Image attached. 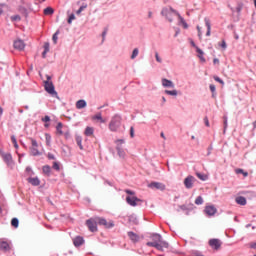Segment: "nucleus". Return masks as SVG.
<instances>
[{
    "label": "nucleus",
    "instance_id": "1",
    "mask_svg": "<svg viewBox=\"0 0 256 256\" xmlns=\"http://www.w3.org/2000/svg\"><path fill=\"white\" fill-rule=\"evenodd\" d=\"M152 242H147L148 247H155L158 251H163V249H169V243L163 240L161 234H152Z\"/></svg>",
    "mask_w": 256,
    "mask_h": 256
},
{
    "label": "nucleus",
    "instance_id": "2",
    "mask_svg": "<svg viewBox=\"0 0 256 256\" xmlns=\"http://www.w3.org/2000/svg\"><path fill=\"white\" fill-rule=\"evenodd\" d=\"M125 193H127V195H131L126 197V203L131 205V207H137V205H141V203H143V200L135 196V192L131 190H125Z\"/></svg>",
    "mask_w": 256,
    "mask_h": 256
},
{
    "label": "nucleus",
    "instance_id": "3",
    "mask_svg": "<svg viewBox=\"0 0 256 256\" xmlns=\"http://www.w3.org/2000/svg\"><path fill=\"white\" fill-rule=\"evenodd\" d=\"M46 81H44V89L49 95H52V97H57V91H55V86L53 85V82L51 81V76L46 75Z\"/></svg>",
    "mask_w": 256,
    "mask_h": 256
},
{
    "label": "nucleus",
    "instance_id": "4",
    "mask_svg": "<svg viewBox=\"0 0 256 256\" xmlns=\"http://www.w3.org/2000/svg\"><path fill=\"white\" fill-rule=\"evenodd\" d=\"M119 127H121V116L115 115L109 123V129L115 132L119 130Z\"/></svg>",
    "mask_w": 256,
    "mask_h": 256
},
{
    "label": "nucleus",
    "instance_id": "5",
    "mask_svg": "<svg viewBox=\"0 0 256 256\" xmlns=\"http://www.w3.org/2000/svg\"><path fill=\"white\" fill-rule=\"evenodd\" d=\"M161 14L164 15V17H166V19H168V21L171 23L173 21V17L176 15V12L173 10V8H163Z\"/></svg>",
    "mask_w": 256,
    "mask_h": 256
},
{
    "label": "nucleus",
    "instance_id": "6",
    "mask_svg": "<svg viewBox=\"0 0 256 256\" xmlns=\"http://www.w3.org/2000/svg\"><path fill=\"white\" fill-rule=\"evenodd\" d=\"M31 141V147H30V153L34 157H37V155H41V152H39V144L37 143V140L30 138Z\"/></svg>",
    "mask_w": 256,
    "mask_h": 256
},
{
    "label": "nucleus",
    "instance_id": "7",
    "mask_svg": "<svg viewBox=\"0 0 256 256\" xmlns=\"http://www.w3.org/2000/svg\"><path fill=\"white\" fill-rule=\"evenodd\" d=\"M96 222L98 225H103L106 229H111V227H115L113 221L107 222L105 218L96 217Z\"/></svg>",
    "mask_w": 256,
    "mask_h": 256
},
{
    "label": "nucleus",
    "instance_id": "8",
    "mask_svg": "<svg viewBox=\"0 0 256 256\" xmlns=\"http://www.w3.org/2000/svg\"><path fill=\"white\" fill-rule=\"evenodd\" d=\"M86 225L92 233H95L97 231V219L96 218H90L86 221Z\"/></svg>",
    "mask_w": 256,
    "mask_h": 256
},
{
    "label": "nucleus",
    "instance_id": "9",
    "mask_svg": "<svg viewBox=\"0 0 256 256\" xmlns=\"http://www.w3.org/2000/svg\"><path fill=\"white\" fill-rule=\"evenodd\" d=\"M195 181H197V179L194 176L189 175L184 179V186L186 189H193Z\"/></svg>",
    "mask_w": 256,
    "mask_h": 256
},
{
    "label": "nucleus",
    "instance_id": "10",
    "mask_svg": "<svg viewBox=\"0 0 256 256\" xmlns=\"http://www.w3.org/2000/svg\"><path fill=\"white\" fill-rule=\"evenodd\" d=\"M148 187L150 189H158L159 191H165L166 189L165 184L161 182H151L150 184H148Z\"/></svg>",
    "mask_w": 256,
    "mask_h": 256
},
{
    "label": "nucleus",
    "instance_id": "11",
    "mask_svg": "<svg viewBox=\"0 0 256 256\" xmlns=\"http://www.w3.org/2000/svg\"><path fill=\"white\" fill-rule=\"evenodd\" d=\"M209 245L212 249H215V251H219L221 249V240L219 239H210Z\"/></svg>",
    "mask_w": 256,
    "mask_h": 256
},
{
    "label": "nucleus",
    "instance_id": "12",
    "mask_svg": "<svg viewBox=\"0 0 256 256\" xmlns=\"http://www.w3.org/2000/svg\"><path fill=\"white\" fill-rule=\"evenodd\" d=\"M0 155L3 159V161H5V163H7V165H11V163H13V156H11L10 153H5V152H3V150H1Z\"/></svg>",
    "mask_w": 256,
    "mask_h": 256
},
{
    "label": "nucleus",
    "instance_id": "13",
    "mask_svg": "<svg viewBox=\"0 0 256 256\" xmlns=\"http://www.w3.org/2000/svg\"><path fill=\"white\" fill-rule=\"evenodd\" d=\"M204 211L206 215H209V217H213V215L217 213V208H215V206L213 205H210V206H206Z\"/></svg>",
    "mask_w": 256,
    "mask_h": 256
},
{
    "label": "nucleus",
    "instance_id": "14",
    "mask_svg": "<svg viewBox=\"0 0 256 256\" xmlns=\"http://www.w3.org/2000/svg\"><path fill=\"white\" fill-rule=\"evenodd\" d=\"M14 48H16L18 51H23V49H25V42H23L21 39L14 41Z\"/></svg>",
    "mask_w": 256,
    "mask_h": 256
},
{
    "label": "nucleus",
    "instance_id": "15",
    "mask_svg": "<svg viewBox=\"0 0 256 256\" xmlns=\"http://www.w3.org/2000/svg\"><path fill=\"white\" fill-rule=\"evenodd\" d=\"M28 183H30V185H33L34 187H39V185H41V180H39L38 177H34V178H28L27 179Z\"/></svg>",
    "mask_w": 256,
    "mask_h": 256
},
{
    "label": "nucleus",
    "instance_id": "16",
    "mask_svg": "<svg viewBox=\"0 0 256 256\" xmlns=\"http://www.w3.org/2000/svg\"><path fill=\"white\" fill-rule=\"evenodd\" d=\"M84 243H85V240L81 236H77L73 240V244L75 245V247H81V245H83Z\"/></svg>",
    "mask_w": 256,
    "mask_h": 256
},
{
    "label": "nucleus",
    "instance_id": "17",
    "mask_svg": "<svg viewBox=\"0 0 256 256\" xmlns=\"http://www.w3.org/2000/svg\"><path fill=\"white\" fill-rule=\"evenodd\" d=\"M162 85L164 87H169L170 89H173L175 87V84L173 83V81L168 80L167 78L162 79Z\"/></svg>",
    "mask_w": 256,
    "mask_h": 256
},
{
    "label": "nucleus",
    "instance_id": "18",
    "mask_svg": "<svg viewBox=\"0 0 256 256\" xmlns=\"http://www.w3.org/2000/svg\"><path fill=\"white\" fill-rule=\"evenodd\" d=\"M95 133V129L93 127L87 126L85 131H84V135H86V137H93V134Z\"/></svg>",
    "mask_w": 256,
    "mask_h": 256
},
{
    "label": "nucleus",
    "instance_id": "19",
    "mask_svg": "<svg viewBox=\"0 0 256 256\" xmlns=\"http://www.w3.org/2000/svg\"><path fill=\"white\" fill-rule=\"evenodd\" d=\"M92 121H99L100 123H105V119H103V116L101 113H97L94 116L91 117Z\"/></svg>",
    "mask_w": 256,
    "mask_h": 256
},
{
    "label": "nucleus",
    "instance_id": "20",
    "mask_svg": "<svg viewBox=\"0 0 256 256\" xmlns=\"http://www.w3.org/2000/svg\"><path fill=\"white\" fill-rule=\"evenodd\" d=\"M128 237L133 241V243H137V241H139V235L135 234L134 232H128Z\"/></svg>",
    "mask_w": 256,
    "mask_h": 256
},
{
    "label": "nucleus",
    "instance_id": "21",
    "mask_svg": "<svg viewBox=\"0 0 256 256\" xmlns=\"http://www.w3.org/2000/svg\"><path fill=\"white\" fill-rule=\"evenodd\" d=\"M196 53H198V57L200 59V61L202 63H205V57L203 55H205V53L203 52V50H201L199 47H196Z\"/></svg>",
    "mask_w": 256,
    "mask_h": 256
},
{
    "label": "nucleus",
    "instance_id": "22",
    "mask_svg": "<svg viewBox=\"0 0 256 256\" xmlns=\"http://www.w3.org/2000/svg\"><path fill=\"white\" fill-rule=\"evenodd\" d=\"M205 25L207 27L206 36L210 37L211 36V22L207 18H205Z\"/></svg>",
    "mask_w": 256,
    "mask_h": 256
},
{
    "label": "nucleus",
    "instance_id": "23",
    "mask_svg": "<svg viewBox=\"0 0 256 256\" xmlns=\"http://www.w3.org/2000/svg\"><path fill=\"white\" fill-rule=\"evenodd\" d=\"M42 172H43L44 175L49 177V175H51V166H49V165L43 166L42 167Z\"/></svg>",
    "mask_w": 256,
    "mask_h": 256
},
{
    "label": "nucleus",
    "instance_id": "24",
    "mask_svg": "<svg viewBox=\"0 0 256 256\" xmlns=\"http://www.w3.org/2000/svg\"><path fill=\"white\" fill-rule=\"evenodd\" d=\"M85 107H87V102H85V100L77 101V103H76L77 109H85Z\"/></svg>",
    "mask_w": 256,
    "mask_h": 256
},
{
    "label": "nucleus",
    "instance_id": "25",
    "mask_svg": "<svg viewBox=\"0 0 256 256\" xmlns=\"http://www.w3.org/2000/svg\"><path fill=\"white\" fill-rule=\"evenodd\" d=\"M56 133H57V135H65V133H63V123L59 122L57 124Z\"/></svg>",
    "mask_w": 256,
    "mask_h": 256
},
{
    "label": "nucleus",
    "instance_id": "26",
    "mask_svg": "<svg viewBox=\"0 0 256 256\" xmlns=\"http://www.w3.org/2000/svg\"><path fill=\"white\" fill-rule=\"evenodd\" d=\"M115 143L117 145L116 149H117L119 155H121V145H123V143H125V140L118 139V140L115 141Z\"/></svg>",
    "mask_w": 256,
    "mask_h": 256
},
{
    "label": "nucleus",
    "instance_id": "27",
    "mask_svg": "<svg viewBox=\"0 0 256 256\" xmlns=\"http://www.w3.org/2000/svg\"><path fill=\"white\" fill-rule=\"evenodd\" d=\"M236 203H238V205H247V199H245V197L239 196L236 198Z\"/></svg>",
    "mask_w": 256,
    "mask_h": 256
},
{
    "label": "nucleus",
    "instance_id": "28",
    "mask_svg": "<svg viewBox=\"0 0 256 256\" xmlns=\"http://www.w3.org/2000/svg\"><path fill=\"white\" fill-rule=\"evenodd\" d=\"M0 251H9V243L0 242Z\"/></svg>",
    "mask_w": 256,
    "mask_h": 256
},
{
    "label": "nucleus",
    "instance_id": "29",
    "mask_svg": "<svg viewBox=\"0 0 256 256\" xmlns=\"http://www.w3.org/2000/svg\"><path fill=\"white\" fill-rule=\"evenodd\" d=\"M76 143L81 151H83V139L81 136L76 137Z\"/></svg>",
    "mask_w": 256,
    "mask_h": 256
},
{
    "label": "nucleus",
    "instance_id": "30",
    "mask_svg": "<svg viewBox=\"0 0 256 256\" xmlns=\"http://www.w3.org/2000/svg\"><path fill=\"white\" fill-rule=\"evenodd\" d=\"M55 13V10L52 7H47L44 9V15H53Z\"/></svg>",
    "mask_w": 256,
    "mask_h": 256
},
{
    "label": "nucleus",
    "instance_id": "31",
    "mask_svg": "<svg viewBox=\"0 0 256 256\" xmlns=\"http://www.w3.org/2000/svg\"><path fill=\"white\" fill-rule=\"evenodd\" d=\"M196 176L198 177V179H200L201 181H207L208 177L205 174H201L199 172L196 173Z\"/></svg>",
    "mask_w": 256,
    "mask_h": 256
},
{
    "label": "nucleus",
    "instance_id": "32",
    "mask_svg": "<svg viewBox=\"0 0 256 256\" xmlns=\"http://www.w3.org/2000/svg\"><path fill=\"white\" fill-rule=\"evenodd\" d=\"M11 225H12V227H15L17 229V227H19V219L13 218L11 220Z\"/></svg>",
    "mask_w": 256,
    "mask_h": 256
},
{
    "label": "nucleus",
    "instance_id": "33",
    "mask_svg": "<svg viewBox=\"0 0 256 256\" xmlns=\"http://www.w3.org/2000/svg\"><path fill=\"white\" fill-rule=\"evenodd\" d=\"M166 95H172L174 97H177V90H165L164 92Z\"/></svg>",
    "mask_w": 256,
    "mask_h": 256
},
{
    "label": "nucleus",
    "instance_id": "34",
    "mask_svg": "<svg viewBox=\"0 0 256 256\" xmlns=\"http://www.w3.org/2000/svg\"><path fill=\"white\" fill-rule=\"evenodd\" d=\"M45 139H46V145L49 147L51 145V135L46 133Z\"/></svg>",
    "mask_w": 256,
    "mask_h": 256
},
{
    "label": "nucleus",
    "instance_id": "35",
    "mask_svg": "<svg viewBox=\"0 0 256 256\" xmlns=\"http://www.w3.org/2000/svg\"><path fill=\"white\" fill-rule=\"evenodd\" d=\"M11 141H12L15 149H19V144H17V138H15V136H11Z\"/></svg>",
    "mask_w": 256,
    "mask_h": 256
},
{
    "label": "nucleus",
    "instance_id": "36",
    "mask_svg": "<svg viewBox=\"0 0 256 256\" xmlns=\"http://www.w3.org/2000/svg\"><path fill=\"white\" fill-rule=\"evenodd\" d=\"M139 55V48H135L132 52L131 59H135Z\"/></svg>",
    "mask_w": 256,
    "mask_h": 256
},
{
    "label": "nucleus",
    "instance_id": "37",
    "mask_svg": "<svg viewBox=\"0 0 256 256\" xmlns=\"http://www.w3.org/2000/svg\"><path fill=\"white\" fill-rule=\"evenodd\" d=\"M57 35H59V30H57L56 33L52 36V40L55 45H57V40L59 39Z\"/></svg>",
    "mask_w": 256,
    "mask_h": 256
},
{
    "label": "nucleus",
    "instance_id": "38",
    "mask_svg": "<svg viewBox=\"0 0 256 256\" xmlns=\"http://www.w3.org/2000/svg\"><path fill=\"white\" fill-rule=\"evenodd\" d=\"M196 205H203V197L198 196L195 200Z\"/></svg>",
    "mask_w": 256,
    "mask_h": 256
},
{
    "label": "nucleus",
    "instance_id": "39",
    "mask_svg": "<svg viewBox=\"0 0 256 256\" xmlns=\"http://www.w3.org/2000/svg\"><path fill=\"white\" fill-rule=\"evenodd\" d=\"M236 173H237V175L242 174V175H244V177H247V175H249V173L244 172L243 169H236Z\"/></svg>",
    "mask_w": 256,
    "mask_h": 256
},
{
    "label": "nucleus",
    "instance_id": "40",
    "mask_svg": "<svg viewBox=\"0 0 256 256\" xmlns=\"http://www.w3.org/2000/svg\"><path fill=\"white\" fill-rule=\"evenodd\" d=\"M53 169H55V171H60L61 167L59 166L58 162H53Z\"/></svg>",
    "mask_w": 256,
    "mask_h": 256
},
{
    "label": "nucleus",
    "instance_id": "41",
    "mask_svg": "<svg viewBox=\"0 0 256 256\" xmlns=\"http://www.w3.org/2000/svg\"><path fill=\"white\" fill-rule=\"evenodd\" d=\"M73 21H75V14H71L68 18V23L69 25H71V23H73Z\"/></svg>",
    "mask_w": 256,
    "mask_h": 256
},
{
    "label": "nucleus",
    "instance_id": "42",
    "mask_svg": "<svg viewBox=\"0 0 256 256\" xmlns=\"http://www.w3.org/2000/svg\"><path fill=\"white\" fill-rule=\"evenodd\" d=\"M85 9H87V6H81V7L76 11V15H81V12L84 11Z\"/></svg>",
    "mask_w": 256,
    "mask_h": 256
},
{
    "label": "nucleus",
    "instance_id": "43",
    "mask_svg": "<svg viewBox=\"0 0 256 256\" xmlns=\"http://www.w3.org/2000/svg\"><path fill=\"white\" fill-rule=\"evenodd\" d=\"M214 80H216L217 83H220L221 85H225V82L221 78H219L218 76H214Z\"/></svg>",
    "mask_w": 256,
    "mask_h": 256
},
{
    "label": "nucleus",
    "instance_id": "44",
    "mask_svg": "<svg viewBox=\"0 0 256 256\" xmlns=\"http://www.w3.org/2000/svg\"><path fill=\"white\" fill-rule=\"evenodd\" d=\"M49 47H50L49 42L44 43V51H45V53H49Z\"/></svg>",
    "mask_w": 256,
    "mask_h": 256
},
{
    "label": "nucleus",
    "instance_id": "45",
    "mask_svg": "<svg viewBox=\"0 0 256 256\" xmlns=\"http://www.w3.org/2000/svg\"><path fill=\"white\" fill-rule=\"evenodd\" d=\"M130 137L133 139L135 137V128L133 126L130 127Z\"/></svg>",
    "mask_w": 256,
    "mask_h": 256
},
{
    "label": "nucleus",
    "instance_id": "46",
    "mask_svg": "<svg viewBox=\"0 0 256 256\" xmlns=\"http://www.w3.org/2000/svg\"><path fill=\"white\" fill-rule=\"evenodd\" d=\"M220 47H222V49H227V42H225V40H222Z\"/></svg>",
    "mask_w": 256,
    "mask_h": 256
},
{
    "label": "nucleus",
    "instance_id": "47",
    "mask_svg": "<svg viewBox=\"0 0 256 256\" xmlns=\"http://www.w3.org/2000/svg\"><path fill=\"white\" fill-rule=\"evenodd\" d=\"M156 61L162 63L161 57H159V52H155Z\"/></svg>",
    "mask_w": 256,
    "mask_h": 256
},
{
    "label": "nucleus",
    "instance_id": "48",
    "mask_svg": "<svg viewBox=\"0 0 256 256\" xmlns=\"http://www.w3.org/2000/svg\"><path fill=\"white\" fill-rule=\"evenodd\" d=\"M42 121L44 123H49V121H51V118L49 116H45L44 118H42Z\"/></svg>",
    "mask_w": 256,
    "mask_h": 256
},
{
    "label": "nucleus",
    "instance_id": "49",
    "mask_svg": "<svg viewBox=\"0 0 256 256\" xmlns=\"http://www.w3.org/2000/svg\"><path fill=\"white\" fill-rule=\"evenodd\" d=\"M12 21H21V17L19 15L12 16Z\"/></svg>",
    "mask_w": 256,
    "mask_h": 256
},
{
    "label": "nucleus",
    "instance_id": "50",
    "mask_svg": "<svg viewBox=\"0 0 256 256\" xmlns=\"http://www.w3.org/2000/svg\"><path fill=\"white\" fill-rule=\"evenodd\" d=\"M48 159L55 161V155H53L52 153H48Z\"/></svg>",
    "mask_w": 256,
    "mask_h": 256
},
{
    "label": "nucleus",
    "instance_id": "51",
    "mask_svg": "<svg viewBox=\"0 0 256 256\" xmlns=\"http://www.w3.org/2000/svg\"><path fill=\"white\" fill-rule=\"evenodd\" d=\"M210 91H211V93H215V91H216L215 85H213V84L210 85Z\"/></svg>",
    "mask_w": 256,
    "mask_h": 256
},
{
    "label": "nucleus",
    "instance_id": "52",
    "mask_svg": "<svg viewBox=\"0 0 256 256\" xmlns=\"http://www.w3.org/2000/svg\"><path fill=\"white\" fill-rule=\"evenodd\" d=\"M107 36V28H105V30L102 33V39L103 41H105V37Z\"/></svg>",
    "mask_w": 256,
    "mask_h": 256
},
{
    "label": "nucleus",
    "instance_id": "53",
    "mask_svg": "<svg viewBox=\"0 0 256 256\" xmlns=\"http://www.w3.org/2000/svg\"><path fill=\"white\" fill-rule=\"evenodd\" d=\"M5 7V4L0 3V15H3V8Z\"/></svg>",
    "mask_w": 256,
    "mask_h": 256
},
{
    "label": "nucleus",
    "instance_id": "54",
    "mask_svg": "<svg viewBox=\"0 0 256 256\" xmlns=\"http://www.w3.org/2000/svg\"><path fill=\"white\" fill-rule=\"evenodd\" d=\"M197 31H198V37L201 39V27L200 26H197Z\"/></svg>",
    "mask_w": 256,
    "mask_h": 256
},
{
    "label": "nucleus",
    "instance_id": "55",
    "mask_svg": "<svg viewBox=\"0 0 256 256\" xmlns=\"http://www.w3.org/2000/svg\"><path fill=\"white\" fill-rule=\"evenodd\" d=\"M204 123H205L206 127H209V118L205 117Z\"/></svg>",
    "mask_w": 256,
    "mask_h": 256
},
{
    "label": "nucleus",
    "instance_id": "56",
    "mask_svg": "<svg viewBox=\"0 0 256 256\" xmlns=\"http://www.w3.org/2000/svg\"><path fill=\"white\" fill-rule=\"evenodd\" d=\"M213 63H214V65H219V59L218 58H214L213 59Z\"/></svg>",
    "mask_w": 256,
    "mask_h": 256
},
{
    "label": "nucleus",
    "instance_id": "57",
    "mask_svg": "<svg viewBox=\"0 0 256 256\" xmlns=\"http://www.w3.org/2000/svg\"><path fill=\"white\" fill-rule=\"evenodd\" d=\"M251 249H256V242L250 244Z\"/></svg>",
    "mask_w": 256,
    "mask_h": 256
},
{
    "label": "nucleus",
    "instance_id": "58",
    "mask_svg": "<svg viewBox=\"0 0 256 256\" xmlns=\"http://www.w3.org/2000/svg\"><path fill=\"white\" fill-rule=\"evenodd\" d=\"M46 56H47V52H45V50H44L43 53H42L43 59H45Z\"/></svg>",
    "mask_w": 256,
    "mask_h": 256
},
{
    "label": "nucleus",
    "instance_id": "59",
    "mask_svg": "<svg viewBox=\"0 0 256 256\" xmlns=\"http://www.w3.org/2000/svg\"><path fill=\"white\" fill-rule=\"evenodd\" d=\"M160 136L162 137V139H167V138L165 137V133H163V132H161Z\"/></svg>",
    "mask_w": 256,
    "mask_h": 256
},
{
    "label": "nucleus",
    "instance_id": "60",
    "mask_svg": "<svg viewBox=\"0 0 256 256\" xmlns=\"http://www.w3.org/2000/svg\"><path fill=\"white\" fill-rule=\"evenodd\" d=\"M148 17L151 19V17H153V12H148Z\"/></svg>",
    "mask_w": 256,
    "mask_h": 256
},
{
    "label": "nucleus",
    "instance_id": "61",
    "mask_svg": "<svg viewBox=\"0 0 256 256\" xmlns=\"http://www.w3.org/2000/svg\"><path fill=\"white\" fill-rule=\"evenodd\" d=\"M3 115V108L0 106V117Z\"/></svg>",
    "mask_w": 256,
    "mask_h": 256
},
{
    "label": "nucleus",
    "instance_id": "62",
    "mask_svg": "<svg viewBox=\"0 0 256 256\" xmlns=\"http://www.w3.org/2000/svg\"><path fill=\"white\" fill-rule=\"evenodd\" d=\"M237 13H241V7L236 8Z\"/></svg>",
    "mask_w": 256,
    "mask_h": 256
},
{
    "label": "nucleus",
    "instance_id": "63",
    "mask_svg": "<svg viewBox=\"0 0 256 256\" xmlns=\"http://www.w3.org/2000/svg\"><path fill=\"white\" fill-rule=\"evenodd\" d=\"M26 171L29 173V171H31V168L27 167Z\"/></svg>",
    "mask_w": 256,
    "mask_h": 256
},
{
    "label": "nucleus",
    "instance_id": "64",
    "mask_svg": "<svg viewBox=\"0 0 256 256\" xmlns=\"http://www.w3.org/2000/svg\"><path fill=\"white\" fill-rule=\"evenodd\" d=\"M253 127L254 129H256V121L253 123Z\"/></svg>",
    "mask_w": 256,
    "mask_h": 256
}]
</instances>
